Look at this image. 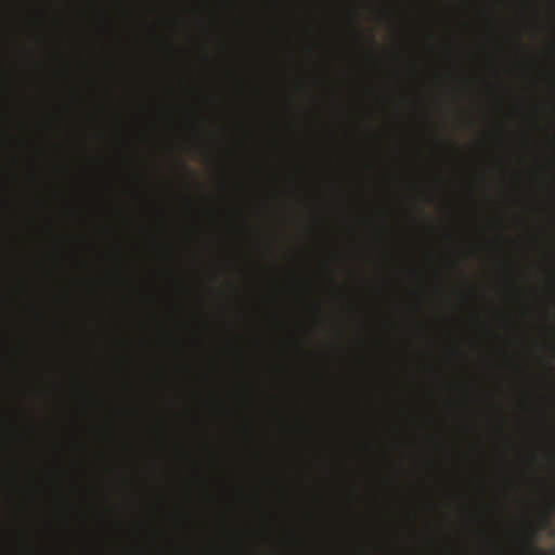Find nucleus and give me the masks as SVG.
<instances>
[{
  "label": "nucleus",
  "instance_id": "nucleus-1",
  "mask_svg": "<svg viewBox=\"0 0 555 555\" xmlns=\"http://www.w3.org/2000/svg\"><path fill=\"white\" fill-rule=\"evenodd\" d=\"M530 547H531V548H533V551H534L535 553H540V552L538 551V548L533 547V545H532V544H530Z\"/></svg>",
  "mask_w": 555,
  "mask_h": 555
}]
</instances>
